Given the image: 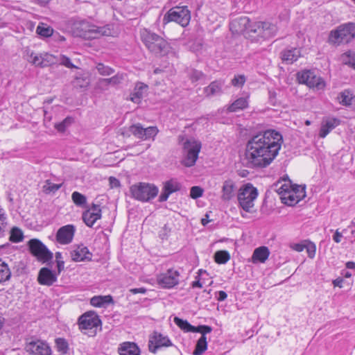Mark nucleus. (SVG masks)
Returning <instances> with one entry per match:
<instances>
[{"instance_id": "obj_1", "label": "nucleus", "mask_w": 355, "mask_h": 355, "mask_svg": "<svg viewBox=\"0 0 355 355\" xmlns=\"http://www.w3.org/2000/svg\"><path fill=\"white\" fill-rule=\"evenodd\" d=\"M283 137L275 130H268L250 138L245 149L247 165L251 168H265L279 153Z\"/></svg>"}, {"instance_id": "obj_2", "label": "nucleus", "mask_w": 355, "mask_h": 355, "mask_svg": "<svg viewBox=\"0 0 355 355\" xmlns=\"http://www.w3.org/2000/svg\"><path fill=\"white\" fill-rule=\"evenodd\" d=\"M73 33L77 37L92 40L101 36H110L112 33V30L109 24L98 26L89 21H81L74 24Z\"/></svg>"}, {"instance_id": "obj_3", "label": "nucleus", "mask_w": 355, "mask_h": 355, "mask_svg": "<svg viewBox=\"0 0 355 355\" xmlns=\"http://www.w3.org/2000/svg\"><path fill=\"white\" fill-rule=\"evenodd\" d=\"M141 40L148 50L156 55H165L170 51V44L154 33L144 30L141 33Z\"/></svg>"}, {"instance_id": "obj_4", "label": "nucleus", "mask_w": 355, "mask_h": 355, "mask_svg": "<svg viewBox=\"0 0 355 355\" xmlns=\"http://www.w3.org/2000/svg\"><path fill=\"white\" fill-rule=\"evenodd\" d=\"M355 37V23L349 22L340 25L335 31H331L329 42L334 44L348 43Z\"/></svg>"}, {"instance_id": "obj_5", "label": "nucleus", "mask_w": 355, "mask_h": 355, "mask_svg": "<svg viewBox=\"0 0 355 355\" xmlns=\"http://www.w3.org/2000/svg\"><path fill=\"white\" fill-rule=\"evenodd\" d=\"M158 188L154 184L140 182L133 184L130 188L132 198L142 202H148L157 196Z\"/></svg>"}, {"instance_id": "obj_6", "label": "nucleus", "mask_w": 355, "mask_h": 355, "mask_svg": "<svg viewBox=\"0 0 355 355\" xmlns=\"http://www.w3.org/2000/svg\"><path fill=\"white\" fill-rule=\"evenodd\" d=\"M257 188L250 183L245 184L241 188L238 194V200L240 206L244 211L251 212L254 207V201L257 198Z\"/></svg>"}, {"instance_id": "obj_7", "label": "nucleus", "mask_w": 355, "mask_h": 355, "mask_svg": "<svg viewBox=\"0 0 355 355\" xmlns=\"http://www.w3.org/2000/svg\"><path fill=\"white\" fill-rule=\"evenodd\" d=\"M190 18V11L187 6H177L168 10L164 15L163 21L166 23L175 21L182 26H186L189 24Z\"/></svg>"}, {"instance_id": "obj_8", "label": "nucleus", "mask_w": 355, "mask_h": 355, "mask_svg": "<svg viewBox=\"0 0 355 355\" xmlns=\"http://www.w3.org/2000/svg\"><path fill=\"white\" fill-rule=\"evenodd\" d=\"M183 148L186 152L183 164L187 167L193 166L198 158V154L201 149L200 141L195 139H187L183 144Z\"/></svg>"}, {"instance_id": "obj_9", "label": "nucleus", "mask_w": 355, "mask_h": 355, "mask_svg": "<svg viewBox=\"0 0 355 355\" xmlns=\"http://www.w3.org/2000/svg\"><path fill=\"white\" fill-rule=\"evenodd\" d=\"M297 79L300 83L305 84L310 88L317 90L323 89L325 87L324 80L311 70H304L298 72L297 73Z\"/></svg>"}, {"instance_id": "obj_10", "label": "nucleus", "mask_w": 355, "mask_h": 355, "mask_svg": "<svg viewBox=\"0 0 355 355\" xmlns=\"http://www.w3.org/2000/svg\"><path fill=\"white\" fill-rule=\"evenodd\" d=\"M28 245L31 253L38 261L45 263L53 259V253L39 239H31L28 242Z\"/></svg>"}, {"instance_id": "obj_11", "label": "nucleus", "mask_w": 355, "mask_h": 355, "mask_svg": "<svg viewBox=\"0 0 355 355\" xmlns=\"http://www.w3.org/2000/svg\"><path fill=\"white\" fill-rule=\"evenodd\" d=\"M25 350L32 355H51V349L47 343L31 338L26 340Z\"/></svg>"}, {"instance_id": "obj_12", "label": "nucleus", "mask_w": 355, "mask_h": 355, "mask_svg": "<svg viewBox=\"0 0 355 355\" xmlns=\"http://www.w3.org/2000/svg\"><path fill=\"white\" fill-rule=\"evenodd\" d=\"M254 29H251L252 33L256 34L264 40L270 39L275 37L277 33V27L275 24L268 21H255L253 22Z\"/></svg>"}, {"instance_id": "obj_13", "label": "nucleus", "mask_w": 355, "mask_h": 355, "mask_svg": "<svg viewBox=\"0 0 355 355\" xmlns=\"http://www.w3.org/2000/svg\"><path fill=\"white\" fill-rule=\"evenodd\" d=\"M180 273L178 270L168 269L165 273L157 277L158 284L164 288H171L177 285L179 282Z\"/></svg>"}, {"instance_id": "obj_14", "label": "nucleus", "mask_w": 355, "mask_h": 355, "mask_svg": "<svg viewBox=\"0 0 355 355\" xmlns=\"http://www.w3.org/2000/svg\"><path fill=\"white\" fill-rule=\"evenodd\" d=\"M172 345L171 341L167 336H164L157 331H154L149 339L148 349L150 352L155 354L159 348L169 347Z\"/></svg>"}, {"instance_id": "obj_15", "label": "nucleus", "mask_w": 355, "mask_h": 355, "mask_svg": "<svg viewBox=\"0 0 355 355\" xmlns=\"http://www.w3.org/2000/svg\"><path fill=\"white\" fill-rule=\"evenodd\" d=\"M101 324V320L94 312H87L78 319L79 329L81 330L92 329Z\"/></svg>"}, {"instance_id": "obj_16", "label": "nucleus", "mask_w": 355, "mask_h": 355, "mask_svg": "<svg viewBox=\"0 0 355 355\" xmlns=\"http://www.w3.org/2000/svg\"><path fill=\"white\" fill-rule=\"evenodd\" d=\"M252 26L253 23L248 17H241L233 20L230 24V28L232 31L247 34L252 33V31H251V29H253Z\"/></svg>"}, {"instance_id": "obj_17", "label": "nucleus", "mask_w": 355, "mask_h": 355, "mask_svg": "<svg viewBox=\"0 0 355 355\" xmlns=\"http://www.w3.org/2000/svg\"><path fill=\"white\" fill-rule=\"evenodd\" d=\"M101 218L100 205L93 203L92 207L83 213V220L87 226L92 227Z\"/></svg>"}, {"instance_id": "obj_18", "label": "nucleus", "mask_w": 355, "mask_h": 355, "mask_svg": "<svg viewBox=\"0 0 355 355\" xmlns=\"http://www.w3.org/2000/svg\"><path fill=\"white\" fill-rule=\"evenodd\" d=\"M180 189L181 184L176 179L171 178L166 181L164 182L162 192L159 197V201L161 202L166 201L171 193Z\"/></svg>"}, {"instance_id": "obj_19", "label": "nucleus", "mask_w": 355, "mask_h": 355, "mask_svg": "<svg viewBox=\"0 0 355 355\" xmlns=\"http://www.w3.org/2000/svg\"><path fill=\"white\" fill-rule=\"evenodd\" d=\"M75 230V227L73 225H67L60 227L56 234L57 241L63 245L70 243L73 239Z\"/></svg>"}, {"instance_id": "obj_20", "label": "nucleus", "mask_w": 355, "mask_h": 355, "mask_svg": "<svg viewBox=\"0 0 355 355\" xmlns=\"http://www.w3.org/2000/svg\"><path fill=\"white\" fill-rule=\"evenodd\" d=\"M37 281L42 285L49 286L57 281V275L48 268H42L39 271Z\"/></svg>"}, {"instance_id": "obj_21", "label": "nucleus", "mask_w": 355, "mask_h": 355, "mask_svg": "<svg viewBox=\"0 0 355 355\" xmlns=\"http://www.w3.org/2000/svg\"><path fill=\"white\" fill-rule=\"evenodd\" d=\"M300 192L298 196H297L296 192H295V189H291L289 192H286L284 197H280L282 202L288 206H294L296 205L306 196L304 189H300Z\"/></svg>"}, {"instance_id": "obj_22", "label": "nucleus", "mask_w": 355, "mask_h": 355, "mask_svg": "<svg viewBox=\"0 0 355 355\" xmlns=\"http://www.w3.org/2000/svg\"><path fill=\"white\" fill-rule=\"evenodd\" d=\"M148 89V86L146 84L141 82L136 83L129 99L135 103H140L143 98L147 94Z\"/></svg>"}, {"instance_id": "obj_23", "label": "nucleus", "mask_w": 355, "mask_h": 355, "mask_svg": "<svg viewBox=\"0 0 355 355\" xmlns=\"http://www.w3.org/2000/svg\"><path fill=\"white\" fill-rule=\"evenodd\" d=\"M71 257L74 261H83L92 259V253L83 245H80L71 252Z\"/></svg>"}, {"instance_id": "obj_24", "label": "nucleus", "mask_w": 355, "mask_h": 355, "mask_svg": "<svg viewBox=\"0 0 355 355\" xmlns=\"http://www.w3.org/2000/svg\"><path fill=\"white\" fill-rule=\"evenodd\" d=\"M119 355H140V349L135 343L125 342L118 349Z\"/></svg>"}, {"instance_id": "obj_25", "label": "nucleus", "mask_w": 355, "mask_h": 355, "mask_svg": "<svg viewBox=\"0 0 355 355\" xmlns=\"http://www.w3.org/2000/svg\"><path fill=\"white\" fill-rule=\"evenodd\" d=\"M340 124V121L336 118L329 119L322 123L319 136L324 138L333 129Z\"/></svg>"}, {"instance_id": "obj_26", "label": "nucleus", "mask_w": 355, "mask_h": 355, "mask_svg": "<svg viewBox=\"0 0 355 355\" xmlns=\"http://www.w3.org/2000/svg\"><path fill=\"white\" fill-rule=\"evenodd\" d=\"M235 192V184L232 180H225L223 182L222 187V196L221 198L223 200L228 201L234 196Z\"/></svg>"}, {"instance_id": "obj_27", "label": "nucleus", "mask_w": 355, "mask_h": 355, "mask_svg": "<svg viewBox=\"0 0 355 355\" xmlns=\"http://www.w3.org/2000/svg\"><path fill=\"white\" fill-rule=\"evenodd\" d=\"M224 82L220 80L213 81L205 88V93L207 96L220 94Z\"/></svg>"}, {"instance_id": "obj_28", "label": "nucleus", "mask_w": 355, "mask_h": 355, "mask_svg": "<svg viewBox=\"0 0 355 355\" xmlns=\"http://www.w3.org/2000/svg\"><path fill=\"white\" fill-rule=\"evenodd\" d=\"M300 57V51L297 48L285 50L282 53V59L283 62L287 64H292Z\"/></svg>"}, {"instance_id": "obj_29", "label": "nucleus", "mask_w": 355, "mask_h": 355, "mask_svg": "<svg viewBox=\"0 0 355 355\" xmlns=\"http://www.w3.org/2000/svg\"><path fill=\"white\" fill-rule=\"evenodd\" d=\"M269 254L270 252L267 247L261 246L257 248L253 252V262L259 261L261 263H264L268 258Z\"/></svg>"}, {"instance_id": "obj_30", "label": "nucleus", "mask_w": 355, "mask_h": 355, "mask_svg": "<svg viewBox=\"0 0 355 355\" xmlns=\"http://www.w3.org/2000/svg\"><path fill=\"white\" fill-rule=\"evenodd\" d=\"M112 302H113V299L111 295L94 296L90 300V304L96 307H103L105 304H108Z\"/></svg>"}, {"instance_id": "obj_31", "label": "nucleus", "mask_w": 355, "mask_h": 355, "mask_svg": "<svg viewBox=\"0 0 355 355\" xmlns=\"http://www.w3.org/2000/svg\"><path fill=\"white\" fill-rule=\"evenodd\" d=\"M248 105V103L245 98H239L236 99L228 107V111L230 112H237L239 110L246 108Z\"/></svg>"}, {"instance_id": "obj_32", "label": "nucleus", "mask_w": 355, "mask_h": 355, "mask_svg": "<svg viewBox=\"0 0 355 355\" xmlns=\"http://www.w3.org/2000/svg\"><path fill=\"white\" fill-rule=\"evenodd\" d=\"M174 322L185 332H195L196 327L192 326L187 320L175 317Z\"/></svg>"}, {"instance_id": "obj_33", "label": "nucleus", "mask_w": 355, "mask_h": 355, "mask_svg": "<svg viewBox=\"0 0 355 355\" xmlns=\"http://www.w3.org/2000/svg\"><path fill=\"white\" fill-rule=\"evenodd\" d=\"M207 349V342L206 336H201L197 341L196 348L193 352V355H202Z\"/></svg>"}, {"instance_id": "obj_34", "label": "nucleus", "mask_w": 355, "mask_h": 355, "mask_svg": "<svg viewBox=\"0 0 355 355\" xmlns=\"http://www.w3.org/2000/svg\"><path fill=\"white\" fill-rule=\"evenodd\" d=\"M72 84L76 88H85L89 85V80L87 76L79 74L75 77Z\"/></svg>"}, {"instance_id": "obj_35", "label": "nucleus", "mask_w": 355, "mask_h": 355, "mask_svg": "<svg viewBox=\"0 0 355 355\" xmlns=\"http://www.w3.org/2000/svg\"><path fill=\"white\" fill-rule=\"evenodd\" d=\"M10 275L11 272L8 264L0 259V283L8 280Z\"/></svg>"}, {"instance_id": "obj_36", "label": "nucleus", "mask_w": 355, "mask_h": 355, "mask_svg": "<svg viewBox=\"0 0 355 355\" xmlns=\"http://www.w3.org/2000/svg\"><path fill=\"white\" fill-rule=\"evenodd\" d=\"M341 61L355 69V52L349 51L343 53L341 55Z\"/></svg>"}, {"instance_id": "obj_37", "label": "nucleus", "mask_w": 355, "mask_h": 355, "mask_svg": "<svg viewBox=\"0 0 355 355\" xmlns=\"http://www.w3.org/2000/svg\"><path fill=\"white\" fill-rule=\"evenodd\" d=\"M338 99L343 105H350L352 104V94L349 90L345 89L339 94Z\"/></svg>"}, {"instance_id": "obj_38", "label": "nucleus", "mask_w": 355, "mask_h": 355, "mask_svg": "<svg viewBox=\"0 0 355 355\" xmlns=\"http://www.w3.org/2000/svg\"><path fill=\"white\" fill-rule=\"evenodd\" d=\"M62 186V184H54L50 180L45 181V184L42 187L43 191L46 194L55 193Z\"/></svg>"}, {"instance_id": "obj_39", "label": "nucleus", "mask_w": 355, "mask_h": 355, "mask_svg": "<svg viewBox=\"0 0 355 355\" xmlns=\"http://www.w3.org/2000/svg\"><path fill=\"white\" fill-rule=\"evenodd\" d=\"M230 259V253L225 250H219L214 254V259L217 263L225 264Z\"/></svg>"}, {"instance_id": "obj_40", "label": "nucleus", "mask_w": 355, "mask_h": 355, "mask_svg": "<svg viewBox=\"0 0 355 355\" xmlns=\"http://www.w3.org/2000/svg\"><path fill=\"white\" fill-rule=\"evenodd\" d=\"M36 33L42 37H49L53 35V29L44 24H40L36 29Z\"/></svg>"}, {"instance_id": "obj_41", "label": "nucleus", "mask_w": 355, "mask_h": 355, "mask_svg": "<svg viewBox=\"0 0 355 355\" xmlns=\"http://www.w3.org/2000/svg\"><path fill=\"white\" fill-rule=\"evenodd\" d=\"M71 199L73 203L78 207H83L87 202L86 196L78 191L73 192Z\"/></svg>"}, {"instance_id": "obj_42", "label": "nucleus", "mask_w": 355, "mask_h": 355, "mask_svg": "<svg viewBox=\"0 0 355 355\" xmlns=\"http://www.w3.org/2000/svg\"><path fill=\"white\" fill-rule=\"evenodd\" d=\"M22 231L18 227H13L10 230V241L14 243H19L23 240Z\"/></svg>"}, {"instance_id": "obj_43", "label": "nucleus", "mask_w": 355, "mask_h": 355, "mask_svg": "<svg viewBox=\"0 0 355 355\" xmlns=\"http://www.w3.org/2000/svg\"><path fill=\"white\" fill-rule=\"evenodd\" d=\"M73 122V119L71 116L66 117L62 121L56 123L55 128L60 132H63Z\"/></svg>"}, {"instance_id": "obj_44", "label": "nucleus", "mask_w": 355, "mask_h": 355, "mask_svg": "<svg viewBox=\"0 0 355 355\" xmlns=\"http://www.w3.org/2000/svg\"><path fill=\"white\" fill-rule=\"evenodd\" d=\"M144 128L140 123H137L130 126L129 131L136 137L144 139Z\"/></svg>"}, {"instance_id": "obj_45", "label": "nucleus", "mask_w": 355, "mask_h": 355, "mask_svg": "<svg viewBox=\"0 0 355 355\" xmlns=\"http://www.w3.org/2000/svg\"><path fill=\"white\" fill-rule=\"evenodd\" d=\"M56 348L62 354H66L69 349L68 343L64 338H57L55 340Z\"/></svg>"}, {"instance_id": "obj_46", "label": "nucleus", "mask_w": 355, "mask_h": 355, "mask_svg": "<svg viewBox=\"0 0 355 355\" xmlns=\"http://www.w3.org/2000/svg\"><path fill=\"white\" fill-rule=\"evenodd\" d=\"M291 188V185L290 183L282 184V182H278L275 185V190L280 195V197H284L286 192H289Z\"/></svg>"}, {"instance_id": "obj_47", "label": "nucleus", "mask_w": 355, "mask_h": 355, "mask_svg": "<svg viewBox=\"0 0 355 355\" xmlns=\"http://www.w3.org/2000/svg\"><path fill=\"white\" fill-rule=\"evenodd\" d=\"M96 68L98 72L102 76H110L114 72V70L112 68L106 66L103 63H98Z\"/></svg>"}, {"instance_id": "obj_48", "label": "nucleus", "mask_w": 355, "mask_h": 355, "mask_svg": "<svg viewBox=\"0 0 355 355\" xmlns=\"http://www.w3.org/2000/svg\"><path fill=\"white\" fill-rule=\"evenodd\" d=\"M158 132L159 130L156 126H150L146 128H144V139L146 140L150 138H154Z\"/></svg>"}, {"instance_id": "obj_49", "label": "nucleus", "mask_w": 355, "mask_h": 355, "mask_svg": "<svg viewBox=\"0 0 355 355\" xmlns=\"http://www.w3.org/2000/svg\"><path fill=\"white\" fill-rule=\"evenodd\" d=\"M124 74L123 73H116L115 76L107 78V80L104 81V83H108L110 85L115 86L119 85L124 80Z\"/></svg>"}, {"instance_id": "obj_50", "label": "nucleus", "mask_w": 355, "mask_h": 355, "mask_svg": "<svg viewBox=\"0 0 355 355\" xmlns=\"http://www.w3.org/2000/svg\"><path fill=\"white\" fill-rule=\"evenodd\" d=\"M31 60V62L37 67H46V63L43 62V57L42 54L37 55L34 53H31L30 55Z\"/></svg>"}, {"instance_id": "obj_51", "label": "nucleus", "mask_w": 355, "mask_h": 355, "mask_svg": "<svg viewBox=\"0 0 355 355\" xmlns=\"http://www.w3.org/2000/svg\"><path fill=\"white\" fill-rule=\"evenodd\" d=\"M246 81V78L244 75H236L234 76L232 80L231 83L233 86L237 87H241L244 85Z\"/></svg>"}, {"instance_id": "obj_52", "label": "nucleus", "mask_w": 355, "mask_h": 355, "mask_svg": "<svg viewBox=\"0 0 355 355\" xmlns=\"http://www.w3.org/2000/svg\"><path fill=\"white\" fill-rule=\"evenodd\" d=\"M203 194V189L198 186H194L191 188L190 196L193 199H197L201 197Z\"/></svg>"}, {"instance_id": "obj_53", "label": "nucleus", "mask_w": 355, "mask_h": 355, "mask_svg": "<svg viewBox=\"0 0 355 355\" xmlns=\"http://www.w3.org/2000/svg\"><path fill=\"white\" fill-rule=\"evenodd\" d=\"M305 249L306 250V252L308 253V257L311 259H313L315 254V245L312 242H309L308 244L305 245Z\"/></svg>"}, {"instance_id": "obj_54", "label": "nucleus", "mask_w": 355, "mask_h": 355, "mask_svg": "<svg viewBox=\"0 0 355 355\" xmlns=\"http://www.w3.org/2000/svg\"><path fill=\"white\" fill-rule=\"evenodd\" d=\"M60 62L61 64L65 66L67 68L73 69V68H77L71 62V60L65 56L62 55L60 58Z\"/></svg>"}, {"instance_id": "obj_55", "label": "nucleus", "mask_w": 355, "mask_h": 355, "mask_svg": "<svg viewBox=\"0 0 355 355\" xmlns=\"http://www.w3.org/2000/svg\"><path fill=\"white\" fill-rule=\"evenodd\" d=\"M212 331V328L207 325H199L196 327L195 332H199L202 334V336H205L207 334L210 333Z\"/></svg>"}, {"instance_id": "obj_56", "label": "nucleus", "mask_w": 355, "mask_h": 355, "mask_svg": "<svg viewBox=\"0 0 355 355\" xmlns=\"http://www.w3.org/2000/svg\"><path fill=\"white\" fill-rule=\"evenodd\" d=\"M170 232L171 229L166 225H165L159 231V236L162 240L167 239Z\"/></svg>"}, {"instance_id": "obj_57", "label": "nucleus", "mask_w": 355, "mask_h": 355, "mask_svg": "<svg viewBox=\"0 0 355 355\" xmlns=\"http://www.w3.org/2000/svg\"><path fill=\"white\" fill-rule=\"evenodd\" d=\"M6 227V217L4 214L0 209V236L3 235Z\"/></svg>"}, {"instance_id": "obj_58", "label": "nucleus", "mask_w": 355, "mask_h": 355, "mask_svg": "<svg viewBox=\"0 0 355 355\" xmlns=\"http://www.w3.org/2000/svg\"><path fill=\"white\" fill-rule=\"evenodd\" d=\"M43 57V62L46 63V67L53 62V56L51 54H42Z\"/></svg>"}, {"instance_id": "obj_59", "label": "nucleus", "mask_w": 355, "mask_h": 355, "mask_svg": "<svg viewBox=\"0 0 355 355\" xmlns=\"http://www.w3.org/2000/svg\"><path fill=\"white\" fill-rule=\"evenodd\" d=\"M107 80V78H101L98 80V87L101 89H107L110 84L108 83H104Z\"/></svg>"}, {"instance_id": "obj_60", "label": "nucleus", "mask_w": 355, "mask_h": 355, "mask_svg": "<svg viewBox=\"0 0 355 355\" xmlns=\"http://www.w3.org/2000/svg\"><path fill=\"white\" fill-rule=\"evenodd\" d=\"M203 76V73L201 71H194L191 75V79L193 81H197L201 79Z\"/></svg>"}, {"instance_id": "obj_61", "label": "nucleus", "mask_w": 355, "mask_h": 355, "mask_svg": "<svg viewBox=\"0 0 355 355\" xmlns=\"http://www.w3.org/2000/svg\"><path fill=\"white\" fill-rule=\"evenodd\" d=\"M305 244L295 243L292 245V248L297 252H302L305 249Z\"/></svg>"}, {"instance_id": "obj_62", "label": "nucleus", "mask_w": 355, "mask_h": 355, "mask_svg": "<svg viewBox=\"0 0 355 355\" xmlns=\"http://www.w3.org/2000/svg\"><path fill=\"white\" fill-rule=\"evenodd\" d=\"M342 237H343L342 234L340 232H339L338 230H336L335 232L334 235L333 236V239L336 243H338L340 242Z\"/></svg>"}, {"instance_id": "obj_63", "label": "nucleus", "mask_w": 355, "mask_h": 355, "mask_svg": "<svg viewBox=\"0 0 355 355\" xmlns=\"http://www.w3.org/2000/svg\"><path fill=\"white\" fill-rule=\"evenodd\" d=\"M227 297V293L223 291H220L218 293L217 300L218 301H224Z\"/></svg>"}, {"instance_id": "obj_64", "label": "nucleus", "mask_w": 355, "mask_h": 355, "mask_svg": "<svg viewBox=\"0 0 355 355\" xmlns=\"http://www.w3.org/2000/svg\"><path fill=\"white\" fill-rule=\"evenodd\" d=\"M133 294L137 293H145L146 292V289L145 288H132L130 291Z\"/></svg>"}]
</instances>
